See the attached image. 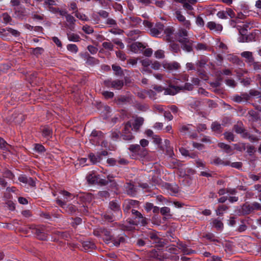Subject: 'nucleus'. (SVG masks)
Instances as JSON below:
<instances>
[{"label": "nucleus", "mask_w": 261, "mask_h": 261, "mask_svg": "<svg viewBox=\"0 0 261 261\" xmlns=\"http://www.w3.org/2000/svg\"><path fill=\"white\" fill-rule=\"evenodd\" d=\"M144 24L149 29L150 33L152 36L161 37L163 36L164 25L160 22H156L154 25L150 21H144Z\"/></svg>", "instance_id": "obj_1"}, {"label": "nucleus", "mask_w": 261, "mask_h": 261, "mask_svg": "<svg viewBox=\"0 0 261 261\" xmlns=\"http://www.w3.org/2000/svg\"><path fill=\"white\" fill-rule=\"evenodd\" d=\"M132 213L134 215V220L129 221V223L134 225H141L145 226L148 223V219L144 217L142 214L136 210H132Z\"/></svg>", "instance_id": "obj_2"}, {"label": "nucleus", "mask_w": 261, "mask_h": 261, "mask_svg": "<svg viewBox=\"0 0 261 261\" xmlns=\"http://www.w3.org/2000/svg\"><path fill=\"white\" fill-rule=\"evenodd\" d=\"M93 234L94 236L102 238L103 240L109 243L113 239V236L109 229L106 228H97L94 230Z\"/></svg>", "instance_id": "obj_3"}, {"label": "nucleus", "mask_w": 261, "mask_h": 261, "mask_svg": "<svg viewBox=\"0 0 261 261\" xmlns=\"http://www.w3.org/2000/svg\"><path fill=\"white\" fill-rule=\"evenodd\" d=\"M29 228L32 230V232L36 236L38 239L43 241L47 240V236L45 233V227L44 226H36L31 225Z\"/></svg>", "instance_id": "obj_4"}, {"label": "nucleus", "mask_w": 261, "mask_h": 261, "mask_svg": "<svg viewBox=\"0 0 261 261\" xmlns=\"http://www.w3.org/2000/svg\"><path fill=\"white\" fill-rule=\"evenodd\" d=\"M132 130H134L132 124L130 121H128L124 124V128L122 130L121 136L123 140L129 141L134 138V136L131 133Z\"/></svg>", "instance_id": "obj_5"}, {"label": "nucleus", "mask_w": 261, "mask_h": 261, "mask_svg": "<svg viewBox=\"0 0 261 261\" xmlns=\"http://www.w3.org/2000/svg\"><path fill=\"white\" fill-rule=\"evenodd\" d=\"M104 84L108 88H112L115 89L120 90L123 87L124 85V82L123 80H120L113 81L111 80H108L104 81Z\"/></svg>", "instance_id": "obj_6"}, {"label": "nucleus", "mask_w": 261, "mask_h": 261, "mask_svg": "<svg viewBox=\"0 0 261 261\" xmlns=\"http://www.w3.org/2000/svg\"><path fill=\"white\" fill-rule=\"evenodd\" d=\"M179 42L181 44L182 49L190 53L193 51V43L192 40L189 39L188 38H179Z\"/></svg>", "instance_id": "obj_7"}, {"label": "nucleus", "mask_w": 261, "mask_h": 261, "mask_svg": "<svg viewBox=\"0 0 261 261\" xmlns=\"http://www.w3.org/2000/svg\"><path fill=\"white\" fill-rule=\"evenodd\" d=\"M60 194L64 197V200H62L58 198L56 200V202L61 207H63L66 205L67 202L69 201L72 199L73 195L65 190L61 191Z\"/></svg>", "instance_id": "obj_8"}, {"label": "nucleus", "mask_w": 261, "mask_h": 261, "mask_svg": "<svg viewBox=\"0 0 261 261\" xmlns=\"http://www.w3.org/2000/svg\"><path fill=\"white\" fill-rule=\"evenodd\" d=\"M163 68L169 71H173L179 69L180 65L179 63L176 61L168 62L164 61L162 64Z\"/></svg>", "instance_id": "obj_9"}, {"label": "nucleus", "mask_w": 261, "mask_h": 261, "mask_svg": "<svg viewBox=\"0 0 261 261\" xmlns=\"http://www.w3.org/2000/svg\"><path fill=\"white\" fill-rule=\"evenodd\" d=\"M206 26L210 31L216 33H220L223 30V27L221 24L216 23L214 21H208Z\"/></svg>", "instance_id": "obj_10"}, {"label": "nucleus", "mask_w": 261, "mask_h": 261, "mask_svg": "<svg viewBox=\"0 0 261 261\" xmlns=\"http://www.w3.org/2000/svg\"><path fill=\"white\" fill-rule=\"evenodd\" d=\"M180 91L178 85L170 84L168 87L165 89V95H174Z\"/></svg>", "instance_id": "obj_11"}, {"label": "nucleus", "mask_w": 261, "mask_h": 261, "mask_svg": "<svg viewBox=\"0 0 261 261\" xmlns=\"http://www.w3.org/2000/svg\"><path fill=\"white\" fill-rule=\"evenodd\" d=\"M174 32V29L172 27L169 26L166 28H164L163 32L165 35V38L167 41L171 42L172 41V35H173Z\"/></svg>", "instance_id": "obj_12"}, {"label": "nucleus", "mask_w": 261, "mask_h": 261, "mask_svg": "<svg viewBox=\"0 0 261 261\" xmlns=\"http://www.w3.org/2000/svg\"><path fill=\"white\" fill-rule=\"evenodd\" d=\"M145 48V46L142 43L139 42H135L130 46V50L135 53L143 51Z\"/></svg>", "instance_id": "obj_13"}, {"label": "nucleus", "mask_w": 261, "mask_h": 261, "mask_svg": "<svg viewBox=\"0 0 261 261\" xmlns=\"http://www.w3.org/2000/svg\"><path fill=\"white\" fill-rule=\"evenodd\" d=\"M91 138L90 140H96L97 143H99V141L104 138V135L102 132L99 130H93L90 136Z\"/></svg>", "instance_id": "obj_14"}, {"label": "nucleus", "mask_w": 261, "mask_h": 261, "mask_svg": "<svg viewBox=\"0 0 261 261\" xmlns=\"http://www.w3.org/2000/svg\"><path fill=\"white\" fill-rule=\"evenodd\" d=\"M189 75L187 74H181L177 77L172 80V83L176 85H181L180 82L184 83L188 81Z\"/></svg>", "instance_id": "obj_15"}, {"label": "nucleus", "mask_w": 261, "mask_h": 261, "mask_svg": "<svg viewBox=\"0 0 261 261\" xmlns=\"http://www.w3.org/2000/svg\"><path fill=\"white\" fill-rule=\"evenodd\" d=\"M249 95L247 93L241 94L240 95H236L233 96L232 100L236 102H241L242 101H246L249 100Z\"/></svg>", "instance_id": "obj_16"}, {"label": "nucleus", "mask_w": 261, "mask_h": 261, "mask_svg": "<svg viewBox=\"0 0 261 261\" xmlns=\"http://www.w3.org/2000/svg\"><path fill=\"white\" fill-rule=\"evenodd\" d=\"M144 121V120L142 117L136 118L134 120V122L132 124L134 130L135 132H138L141 126L143 125Z\"/></svg>", "instance_id": "obj_17"}, {"label": "nucleus", "mask_w": 261, "mask_h": 261, "mask_svg": "<svg viewBox=\"0 0 261 261\" xmlns=\"http://www.w3.org/2000/svg\"><path fill=\"white\" fill-rule=\"evenodd\" d=\"M42 136L46 140H49L52 137V129L48 126H44L41 128Z\"/></svg>", "instance_id": "obj_18"}, {"label": "nucleus", "mask_w": 261, "mask_h": 261, "mask_svg": "<svg viewBox=\"0 0 261 261\" xmlns=\"http://www.w3.org/2000/svg\"><path fill=\"white\" fill-rule=\"evenodd\" d=\"M99 176V175H96L94 173H91L87 176V180L91 184H98Z\"/></svg>", "instance_id": "obj_19"}, {"label": "nucleus", "mask_w": 261, "mask_h": 261, "mask_svg": "<svg viewBox=\"0 0 261 261\" xmlns=\"http://www.w3.org/2000/svg\"><path fill=\"white\" fill-rule=\"evenodd\" d=\"M127 194L134 196L136 194V189L135 186L130 183H126L125 186Z\"/></svg>", "instance_id": "obj_20"}, {"label": "nucleus", "mask_w": 261, "mask_h": 261, "mask_svg": "<svg viewBox=\"0 0 261 261\" xmlns=\"http://www.w3.org/2000/svg\"><path fill=\"white\" fill-rule=\"evenodd\" d=\"M241 56L247 59L246 62L251 65V63L253 62L254 59L252 55V53L248 51H243L241 53Z\"/></svg>", "instance_id": "obj_21"}, {"label": "nucleus", "mask_w": 261, "mask_h": 261, "mask_svg": "<svg viewBox=\"0 0 261 261\" xmlns=\"http://www.w3.org/2000/svg\"><path fill=\"white\" fill-rule=\"evenodd\" d=\"M227 60L232 63L242 66V64H244L243 62L237 56L233 55H229L228 56Z\"/></svg>", "instance_id": "obj_22"}, {"label": "nucleus", "mask_w": 261, "mask_h": 261, "mask_svg": "<svg viewBox=\"0 0 261 261\" xmlns=\"http://www.w3.org/2000/svg\"><path fill=\"white\" fill-rule=\"evenodd\" d=\"M218 146L220 148L223 149L226 153L232 154H233V149L231 147L224 143H219L218 144Z\"/></svg>", "instance_id": "obj_23"}, {"label": "nucleus", "mask_w": 261, "mask_h": 261, "mask_svg": "<svg viewBox=\"0 0 261 261\" xmlns=\"http://www.w3.org/2000/svg\"><path fill=\"white\" fill-rule=\"evenodd\" d=\"M83 247L85 251H88L95 248V244L91 241H85L83 243Z\"/></svg>", "instance_id": "obj_24"}, {"label": "nucleus", "mask_w": 261, "mask_h": 261, "mask_svg": "<svg viewBox=\"0 0 261 261\" xmlns=\"http://www.w3.org/2000/svg\"><path fill=\"white\" fill-rule=\"evenodd\" d=\"M250 23H246L244 24L242 26L238 27L239 33L242 36H245L248 30L250 29Z\"/></svg>", "instance_id": "obj_25"}, {"label": "nucleus", "mask_w": 261, "mask_h": 261, "mask_svg": "<svg viewBox=\"0 0 261 261\" xmlns=\"http://www.w3.org/2000/svg\"><path fill=\"white\" fill-rule=\"evenodd\" d=\"M111 241L115 246L118 247L121 244H123L125 242V238L123 236H118L117 238L113 237V239Z\"/></svg>", "instance_id": "obj_26"}, {"label": "nucleus", "mask_w": 261, "mask_h": 261, "mask_svg": "<svg viewBox=\"0 0 261 261\" xmlns=\"http://www.w3.org/2000/svg\"><path fill=\"white\" fill-rule=\"evenodd\" d=\"M128 21L132 26H137L140 24L141 22V19L138 17L130 16L128 18H126Z\"/></svg>", "instance_id": "obj_27"}, {"label": "nucleus", "mask_w": 261, "mask_h": 261, "mask_svg": "<svg viewBox=\"0 0 261 261\" xmlns=\"http://www.w3.org/2000/svg\"><path fill=\"white\" fill-rule=\"evenodd\" d=\"M212 163L216 165H222L224 166H228L230 164V163L229 161H223L218 157H216L215 159H214Z\"/></svg>", "instance_id": "obj_28"}, {"label": "nucleus", "mask_w": 261, "mask_h": 261, "mask_svg": "<svg viewBox=\"0 0 261 261\" xmlns=\"http://www.w3.org/2000/svg\"><path fill=\"white\" fill-rule=\"evenodd\" d=\"M89 158L90 160V161L93 164H95L98 162H100V161L102 160L100 155H99V154H97L95 155L92 153H90L89 155Z\"/></svg>", "instance_id": "obj_29"}, {"label": "nucleus", "mask_w": 261, "mask_h": 261, "mask_svg": "<svg viewBox=\"0 0 261 261\" xmlns=\"http://www.w3.org/2000/svg\"><path fill=\"white\" fill-rule=\"evenodd\" d=\"M212 224L218 230H222L223 228V223L218 219H213Z\"/></svg>", "instance_id": "obj_30"}, {"label": "nucleus", "mask_w": 261, "mask_h": 261, "mask_svg": "<svg viewBox=\"0 0 261 261\" xmlns=\"http://www.w3.org/2000/svg\"><path fill=\"white\" fill-rule=\"evenodd\" d=\"M234 129L238 134H242L243 137H247L248 133L245 132V130L243 128L241 124H237L234 126Z\"/></svg>", "instance_id": "obj_31"}, {"label": "nucleus", "mask_w": 261, "mask_h": 261, "mask_svg": "<svg viewBox=\"0 0 261 261\" xmlns=\"http://www.w3.org/2000/svg\"><path fill=\"white\" fill-rule=\"evenodd\" d=\"M86 64L90 65H93L98 63V60L95 58L90 56L89 54L85 55Z\"/></svg>", "instance_id": "obj_32"}, {"label": "nucleus", "mask_w": 261, "mask_h": 261, "mask_svg": "<svg viewBox=\"0 0 261 261\" xmlns=\"http://www.w3.org/2000/svg\"><path fill=\"white\" fill-rule=\"evenodd\" d=\"M241 212L243 215H248L252 212L249 204L245 203L241 207Z\"/></svg>", "instance_id": "obj_33"}, {"label": "nucleus", "mask_w": 261, "mask_h": 261, "mask_svg": "<svg viewBox=\"0 0 261 261\" xmlns=\"http://www.w3.org/2000/svg\"><path fill=\"white\" fill-rule=\"evenodd\" d=\"M67 38L69 41L72 42H79L81 40L80 36L74 33H68Z\"/></svg>", "instance_id": "obj_34"}, {"label": "nucleus", "mask_w": 261, "mask_h": 261, "mask_svg": "<svg viewBox=\"0 0 261 261\" xmlns=\"http://www.w3.org/2000/svg\"><path fill=\"white\" fill-rule=\"evenodd\" d=\"M192 125L191 124L180 125L178 127V130L181 134L186 135L190 130V126Z\"/></svg>", "instance_id": "obj_35"}, {"label": "nucleus", "mask_w": 261, "mask_h": 261, "mask_svg": "<svg viewBox=\"0 0 261 261\" xmlns=\"http://www.w3.org/2000/svg\"><path fill=\"white\" fill-rule=\"evenodd\" d=\"M63 208L65 209L66 212L71 214L75 213L77 210L76 206L72 204H68L67 205L66 204Z\"/></svg>", "instance_id": "obj_36"}, {"label": "nucleus", "mask_w": 261, "mask_h": 261, "mask_svg": "<svg viewBox=\"0 0 261 261\" xmlns=\"http://www.w3.org/2000/svg\"><path fill=\"white\" fill-rule=\"evenodd\" d=\"M110 208L114 211H120V207L119 203L117 201H112L109 203Z\"/></svg>", "instance_id": "obj_37"}, {"label": "nucleus", "mask_w": 261, "mask_h": 261, "mask_svg": "<svg viewBox=\"0 0 261 261\" xmlns=\"http://www.w3.org/2000/svg\"><path fill=\"white\" fill-rule=\"evenodd\" d=\"M160 212L161 214L164 216V218H169L171 216L170 214V209L168 207L164 206L160 209Z\"/></svg>", "instance_id": "obj_38"}, {"label": "nucleus", "mask_w": 261, "mask_h": 261, "mask_svg": "<svg viewBox=\"0 0 261 261\" xmlns=\"http://www.w3.org/2000/svg\"><path fill=\"white\" fill-rule=\"evenodd\" d=\"M228 209V207L226 205H220L217 209L216 210V213L217 216H222L224 212Z\"/></svg>", "instance_id": "obj_39"}, {"label": "nucleus", "mask_w": 261, "mask_h": 261, "mask_svg": "<svg viewBox=\"0 0 261 261\" xmlns=\"http://www.w3.org/2000/svg\"><path fill=\"white\" fill-rule=\"evenodd\" d=\"M211 128L213 132L216 133H221L222 132V127L220 123L214 122L211 125Z\"/></svg>", "instance_id": "obj_40"}, {"label": "nucleus", "mask_w": 261, "mask_h": 261, "mask_svg": "<svg viewBox=\"0 0 261 261\" xmlns=\"http://www.w3.org/2000/svg\"><path fill=\"white\" fill-rule=\"evenodd\" d=\"M67 49L68 51L74 53L76 54L79 51V48L77 46L74 44H69L67 45Z\"/></svg>", "instance_id": "obj_41"}, {"label": "nucleus", "mask_w": 261, "mask_h": 261, "mask_svg": "<svg viewBox=\"0 0 261 261\" xmlns=\"http://www.w3.org/2000/svg\"><path fill=\"white\" fill-rule=\"evenodd\" d=\"M11 146L8 144L3 138H0V148L5 150H9Z\"/></svg>", "instance_id": "obj_42"}, {"label": "nucleus", "mask_w": 261, "mask_h": 261, "mask_svg": "<svg viewBox=\"0 0 261 261\" xmlns=\"http://www.w3.org/2000/svg\"><path fill=\"white\" fill-rule=\"evenodd\" d=\"M180 91L181 90H188L191 91L193 88L192 84L189 83H186L184 85H178Z\"/></svg>", "instance_id": "obj_43"}, {"label": "nucleus", "mask_w": 261, "mask_h": 261, "mask_svg": "<svg viewBox=\"0 0 261 261\" xmlns=\"http://www.w3.org/2000/svg\"><path fill=\"white\" fill-rule=\"evenodd\" d=\"M255 35L253 33H251L247 36H243L242 42H251L255 41Z\"/></svg>", "instance_id": "obj_44"}, {"label": "nucleus", "mask_w": 261, "mask_h": 261, "mask_svg": "<svg viewBox=\"0 0 261 261\" xmlns=\"http://www.w3.org/2000/svg\"><path fill=\"white\" fill-rule=\"evenodd\" d=\"M82 30L86 34H92L94 32V29L92 27L90 26L88 24L83 25L82 27Z\"/></svg>", "instance_id": "obj_45"}, {"label": "nucleus", "mask_w": 261, "mask_h": 261, "mask_svg": "<svg viewBox=\"0 0 261 261\" xmlns=\"http://www.w3.org/2000/svg\"><path fill=\"white\" fill-rule=\"evenodd\" d=\"M204 237L210 241L217 243L220 242V241L212 233H208L207 234H206Z\"/></svg>", "instance_id": "obj_46"}, {"label": "nucleus", "mask_w": 261, "mask_h": 261, "mask_svg": "<svg viewBox=\"0 0 261 261\" xmlns=\"http://www.w3.org/2000/svg\"><path fill=\"white\" fill-rule=\"evenodd\" d=\"M132 202H136V201L131 200L130 201L125 202L123 204V210L124 212H128L130 209L131 205H132Z\"/></svg>", "instance_id": "obj_47"}, {"label": "nucleus", "mask_w": 261, "mask_h": 261, "mask_svg": "<svg viewBox=\"0 0 261 261\" xmlns=\"http://www.w3.org/2000/svg\"><path fill=\"white\" fill-rule=\"evenodd\" d=\"M106 24L109 27H115L117 25L116 20L111 18H108L106 20Z\"/></svg>", "instance_id": "obj_48"}, {"label": "nucleus", "mask_w": 261, "mask_h": 261, "mask_svg": "<svg viewBox=\"0 0 261 261\" xmlns=\"http://www.w3.org/2000/svg\"><path fill=\"white\" fill-rule=\"evenodd\" d=\"M0 18L2 19V22L5 23L9 22L11 20L10 16L7 13H3L1 16Z\"/></svg>", "instance_id": "obj_49"}, {"label": "nucleus", "mask_w": 261, "mask_h": 261, "mask_svg": "<svg viewBox=\"0 0 261 261\" xmlns=\"http://www.w3.org/2000/svg\"><path fill=\"white\" fill-rule=\"evenodd\" d=\"M112 69L115 72V74L118 75H121L123 74L122 68L120 66L113 65L112 66Z\"/></svg>", "instance_id": "obj_50"}, {"label": "nucleus", "mask_w": 261, "mask_h": 261, "mask_svg": "<svg viewBox=\"0 0 261 261\" xmlns=\"http://www.w3.org/2000/svg\"><path fill=\"white\" fill-rule=\"evenodd\" d=\"M141 149L140 145L138 144H132L130 145L129 147V150L134 153H139V150Z\"/></svg>", "instance_id": "obj_51"}, {"label": "nucleus", "mask_w": 261, "mask_h": 261, "mask_svg": "<svg viewBox=\"0 0 261 261\" xmlns=\"http://www.w3.org/2000/svg\"><path fill=\"white\" fill-rule=\"evenodd\" d=\"M174 15H175L176 19L180 22L185 20V19L186 18V17L182 14L181 12L179 10H176L175 12Z\"/></svg>", "instance_id": "obj_52"}, {"label": "nucleus", "mask_w": 261, "mask_h": 261, "mask_svg": "<svg viewBox=\"0 0 261 261\" xmlns=\"http://www.w3.org/2000/svg\"><path fill=\"white\" fill-rule=\"evenodd\" d=\"M170 48L171 51L175 53H177L180 50L179 45L174 42H171L170 44Z\"/></svg>", "instance_id": "obj_53"}, {"label": "nucleus", "mask_w": 261, "mask_h": 261, "mask_svg": "<svg viewBox=\"0 0 261 261\" xmlns=\"http://www.w3.org/2000/svg\"><path fill=\"white\" fill-rule=\"evenodd\" d=\"M97 195L99 198L103 200L104 199L109 198L110 194L107 191H101L98 192Z\"/></svg>", "instance_id": "obj_54"}, {"label": "nucleus", "mask_w": 261, "mask_h": 261, "mask_svg": "<svg viewBox=\"0 0 261 261\" xmlns=\"http://www.w3.org/2000/svg\"><path fill=\"white\" fill-rule=\"evenodd\" d=\"M75 16L80 20L83 21H88V17L84 14L79 12L78 11H76L75 13Z\"/></svg>", "instance_id": "obj_55"}, {"label": "nucleus", "mask_w": 261, "mask_h": 261, "mask_svg": "<svg viewBox=\"0 0 261 261\" xmlns=\"http://www.w3.org/2000/svg\"><path fill=\"white\" fill-rule=\"evenodd\" d=\"M196 24L199 27L203 28L204 26V21L200 16H198L196 18Z\"/></svg>", "instance_id": "obj_56"}, {"label": "nucleus", "mask_w": 261, "mask_h": 261, "mask_svg": "<svg viewBox=\"0 0 261 261\" xmlns=\"http://www.w3.org/2000/svg\"><path fill=\"white\" fill-rule=\"evenodd\" d=\"M102 46L106 49L111 51L113 50L114 45L111 42H104L102 43Z\"/></svg>", "instance_id": "obj_57"}, {"label": "nucleus", "mask_w": 261, "mask_h": 261, "mask_svg": "<svg viewBox=\"0 0 261 261\" xmlns=\"http://www.w3.org/2000/svg\"><path fill=\"white\" fill-rule=\"evenodd\" d=\"M35 150L38 153H43L46 150L45 147L40 144H35Z\"/></svg>", "instance_id": "obj_58"}, {"label": "nucleus", "mask_w": 261, "mask_h": 261, "mask_svg": "<svg viewBox=\"0 0 261 261\" xmlns=\"http://www.w3.org/2000/svg\"><path fill=\"white\" fill-rule=\"evenodd\" d=\"M66 21L71 25V27L73 28L75 19L73 16L68 14L66 17Z\"/></svg>", "instance_id": "obj_59"}, {"label": "nucleus", "mask_w": 261, "mask_h": 261, "mask_svg": "<svg viewBox=\"0 0 261 261\" xmlns=\"http://www.w3.org/2000/svg\"><path fill=\"white\" fill-rule=\"evenodd\" d=\"M56 0H44L43 6L45 9H47L50 6H54L56 4Z\"/></svg>", "instance_id": "obj_60"}, {"label": "nucleus", "mask_w": 261, "mask_h": 261, "mask_svg": "<svg viewBox=\"0 0 261 261\" xmlns=\"http://www.w3.org/2000/svg\"><path fill=\"white\" fill-rule=\"evenodd\" d=\"M225 139L229 141H234V135L232 133L228 132L224 134Z\"/></svg>", "instance_id": "obj_61"}, {"label": "nucleus", "mask_w": 261, "mask_h": 261, "mask_svg": "<svg viewBox=\"0 0 261 261\" xmlns=\"http://www.w3.org/2000/svg\"><path fill=\"white\" fill-rule=\"evenodd\" d=\"M250 205L252 209V212L254 211L261 210V204L257 202H254Z\"/></svg>", "instance_id": "obj_62"}, {"label": "nucleus", "mask_w": 261, "mask_h": 261, "mask_svg": "<svg viewBox=\"0 0 261 261\" xmlns=\"http://www.w3.org/2000/svg\"><path fill=\"white\" fill-rule=\"evenodd\" d=\"M178 35L180 38H187L188 32L185 29H181L178 31Z\"/></svg>", "instance_id": "obj_63"}, {"label": "nucleus", "mask_w": 261, "mask_h": 261, "mask_svg": "<svg viewBox=\"0 0 261 261\" xmlns=\"http://www.w3.org/2000/svg\"><path fill=\"white\" fill-rule=\"evenodd\" d=\"M33 53L36 55L38 56L42 54L44 51V49L42 47H37L36 48H32Z\"/></svg>", "instance_id": "obj_64"}]
</instances>
